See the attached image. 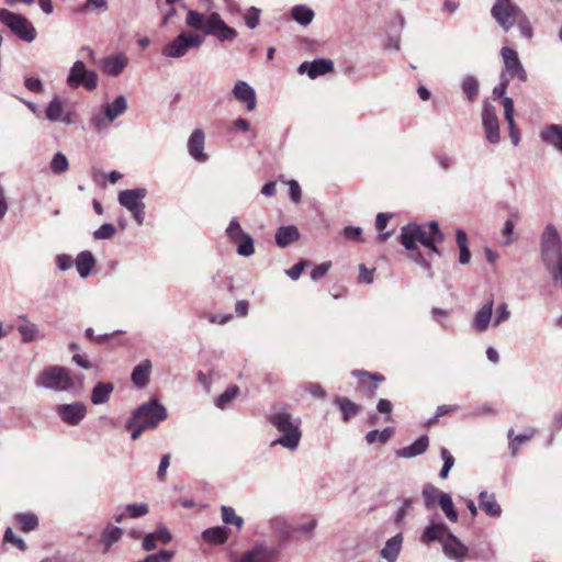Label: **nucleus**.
I'll list each match as a JSON object with an SVG mask.
<instances>
[{
    "instance_id": "obj_1",
    "label": "nucleus",
    "mask_w": 562,
    "mask_h": 562,
    "mask_svg": "<svg viewBox=\"0 0 562 562\" xmlns=\"http://www.w3.org/2000/svg\"><path fill=\"white\" fill-rule=\"evenodd\" d=\"M268 422L279 434L272 447L281 446L291 452L299 448L303 435L300 416L293 415L286 407H280L268 415Z\"/></svg>"
},
{
    "instance_id": "obj_2",
    "label": "nucleus",
    "mask_w": 562,
    "mask_h": 562,
    "mask_svg": "<svg viewBox=\"0 0 562 562\" xmlns=\"http://www.w3.org/2000/svg\"><path fill=\"white\" fill-rule=\"evenodd\" d=\"M540 255L553 285L562 290V239L552 224H548L541 235Z\"/></svg>"
},
{
    "instance_id": "obj_3",
    "label": "nucleus",
    "mask_w": 562,
    "mask_h": 562,
    "mask_svg": "<svg viewBox=\"0 0 562 562\" xmlns=\"http://www.w3.org/2000/svg\"><path fill=\"white\" fill-rule=\"evenodd\" d=\"M400 240L407 250H416V241H419L423 246L430 249L431 252L440 255L437 244L443 241V235L436 221L425 225L412 223L402 227Z\"/></svg>"
},
{
    "instance_id": "obj_4",
    "label": "nucleus",
    "mask_w": 562,
    "mask_h": 562,
    "mask_svg": "<svg viewBox=\"0 0 562 562\" xmlns=\"http://www.w3.org/2000/svg\"><path fill=\"white\" fill-rule=\"evenodd\" d=\"M204 43V35L198 32H181L162 48L168 58H180L190 49L199 48Z\"/></svg>"
},
{
    "instance_id": "obj_5",
    "label": "nucleus",
    "mask_w": 562,
    "mask_h": 562,
    "mask_svg": "<svg viewBox=\"0 0 562 562\" xmlns=\"http://www.w3.org/2000/svg\"><path fill=\"white\" fill-rule=\"evenodd\" d=\"M36 383L37 385L55 391H67L75 385L69 370L57 366H52L43 370L37 376Z\"/></svg>"
},
{
    "instance_id": "obj_6",
    "label": "nucleus",
    "mask_w": 562,
    "mask_h": 562,
    "mask_svg": "<svg viewBox=\"0 0 562 562\" xmlns=\"http://www.w3.org/2000/svg\"><path fill=\"white\" fill-rule=\"evenodd\" d=\"M0 22L22 41L32 42L36 37V31L32 23L21 14L13 13L7 9H0Z\"/></svg>"
},
{
    "instance_id": "obj_7",
    "label": "nucleus",
    "mask_w": 562,
    "mask_h": 562,
    "mask_svg": "<svg viewBox=\"0 0 562 562\" xmlns=\"http://www.w3.org/2000/svg\"><path fill=\"white\" fill-rule=\"evenodd\" d=\"M227 238L236 245V252L241 257H250L255 254L254 238L246 233L238 221L234 217L226 227Z\"/></svg>"
},
{
    "instance_id": "obj_8",
    "label": "nucleus",
    "mask_w": 562,
    "mask_h": 562,
    "mask_svg": "<svg viewBox=\"0 0 562 562\" xmlns=\"http://www.w3.org/2000/svg\"><path fill=\"white\" fill-rule=\"evenodd\" d=\"M521 12L512 0H497L491 10L492 16L505 32L513 27Z\"/></svg>"
},
{
    "instance_id": "obj_9",
    "label": "nucleus",
    "mask_w": 562,
    "mask_h": 562,
    "mask_svg": "<svg viewBox=\"0 0 562 562\" xmlns=\"http://www.w3.org/2000/svg\"><path fill=\"white\" fill-rule=\"evenodd\" d=\"M279 553L276 546L266 541H256L240 555L238 562H276Z\"/></svg>"
},
{
    "instance_id": "obj_10",
    "label": "nucleus",
    "mask_w": 562,
    "mask_h": 562,
    "mask_svg": "<svg viewBox=\"0 0 562 562\" xmlns=\"http://www.w3.org/2000/svg\"><path fill=\"white\" fill-rule=\"evenodd\" d=\"M501 54L505 66L501 76L506 78L508 81L514 78H518L519 81L526 82L528 76L518 58L517 52L508 47H503Z\"/></svg>"
},
{
    "instance_id": "obj_11",
    "label": "nucleus",
    "mask_w": 562,
    "mask_h": 562,
    "mask_svg": "<svg viewBox=\"0 0 562 562\" xmlns=\"http://www.w3.org/2000/svg\"><path fill=\"white\" fill-rule=\"evenodd\" d=\"M167 409L157 400L143 403V431L156 429L167 418Z\"/></svg>"
},
{
    "instance_id": "obj_12",
    "label": "nucleus",
    "mask_w": 562,
    "mask_h": 562,
    "mask_svg": "<svg viewBox=\"0 0 562 562\" xmlns=\"http://www.w3.org/2000/svg\"><path fill=\"white\" fill-rule=\"evenodd\" d=\"M482 124L485 131L486 139L491 144H497L501 139L498 119L495 108L488 102L483 104Z\"/></svg>"
},
{
    "instance_id": "obj_13",
    "label": "nucleus",
    "mask_w": 562,
    "mask_h": 562,
    "mask_svg": "<svg viewBox=\"0 0 562 562\" xmlns=\"http://www.w3.org/2000/svg\"><path fill=\"white\" fill-rule=\"evenodd\" d=\"M210 24L206 35L215 36L221 42L234 41L237 37L236 30L228 26L217 12L211 13Z\"/></svg>"
},
{
    "instance_id": "obj_14",
    "label": "nucleus",
    "mask_w": 562,
    "mask_h": 562,
    "mask_svg": "<svg viewBox=\"0 0 562 562\" xmlns=\"http://www.w3.org/2000/svg\"><path fill=\"white\" fill-rule=\"evenodd\" d=\"M450 532L451 530L445 522L430 520L424 528L419 540L425 546H430L434 542L442 544Z\"/></svg>"
},
{
    "instance_id": "obj_15",
    "label": "nucleus",
    "mask_w": 562,
    "mask_h": 562,
    "mask_svg": "<svg viewBox=\"0 0 562 562\" xmlns=\"http://www.w3.org/2000/svg\"><path fill=\"white\" fill-rule=\"evenodd\" d=\"M445 555L456 562H464L469 554V548L452 532L446 537L441 544Z\"/></svg>"
},
{
    "instance_id": "obj_16",
    "label": "nucleus",
    "mask_w": 562,
    "mask_h": 562,
    "mask_svg": "<svg viewBox=\"0 0 562 562\" xmlns=\"http://www.w3.org/2000/svg\"><path fill=\"white\" fill-rule=\"evenodd\" d=\"M334 69V63L330 59L317 58L313 61H303L299 68V74H306L311 79L326 75Z\"/></svg>"
},
{
    "instance_id": "obj_17",
    "label": "nucleus",
    "mask_w": 562,
    "mask_h": 562,
    "mask_svg": "<svg viewBox=\"0 0 562 562\" xmlns=\"http://www.w3.org/2000/svg\"><path fill=\"white\" fill-rule=\"evenodd\" d=\"M119 202L140 223V189L121 191Z\"/></svg>"
},
{
    "instance_id": "obj_18",
    "label": "nucleus",
    "mask_w": 562,
    "mask_h": 562,
    "mask_svg": "<svg viewBox=\"0 0 562 562\" xmlns=\"http://www.w3.org/2000/svg\"><path fill=\"white\" fill-rule=\"evenodd\" d=\"M234 98L245 104L247 111H254L257 106L256 91L246 81L238 80L232 91Z\"/></svg>"
},
{
    "instance_id": "obj_19",
    "label": "nucleus",
    "mask_w": 562,
    "mask_h": 562,
    "mask_svg": "<svg viewBox=\"0 0 562 562\" xmlns=\"http://www.w3.org/2000/svg\"><path fill=\"white\" fill-rule=\"evenodd\" d=\"M205 135L200 128L192 132L188 139V151L190 156L198 162H206L209 156L204 153Z\"/></svg>"
},
{
    "instance_id": "obj_20",
    "label": "nucleus",
    "mask_w": 562,
    "mask_h": 562,
    "mask_svg": "<svg viewBox=\"0 0 562 562\" xmlns=\"http://www.w3.org/2000/svg\"><path fill=\"white\" fill-rule=\"evenodd\" d=\"M60 418L69 425H78L86 416V406L81 403L64 404L57 407Z\"/></svg>"
},
{
    "instance_id": "obj_21",
    "label": "nucleus",
    "mask_w": 562,
    "mask_h": 562,
    "mask_svg": "<svg viewBox=\"0 0 562 562\" xmlns=\"http://www.w3.org/2000/svg\"><path fill=\"white\" fill-rule=\"evenodd\" d=\"M172 540V536L165 525H159L153 532L143 536V550L151 551L158 544H167Z\"/></svg>"
},
{
    "instance_id": "obj_22",
    "label": "nucleus",
    "mask_w": 562,
    "mask_h": 562,
    "mask_svg": "<svg viewBox=\"0 0 562 562\" xmlns=\"http://www.w3.org/2000/svg\"><path fill=\"white\" fill-rule=\"evenodd\" d=\"M493 300H488L475 312L472 321V327L475 331L484 333L487 330L491 322L493 321Z\"/></svg>"
},
{
    "instance_id": "obj_23",
    "label": "nucleus",
    "mask_w": 562,
    "mask_h": 562,
    "mask_svg": "<svg viewBox=\"0 0 562 562\" xmlns=\"http://www.w3.org/2000/svg\"><path fill=\"white\" fill-rule=\"evenodd\" d=\"M182 8L187 10L186 24L194 31H202V35H206V30L210 24L211 13L205 15L196 10L188 9L183 3Z\"/></svg>"
},
{
    "instance_id": "obj_24",
    "label": "nucleus",
    "mask_w": 562,
    "mask_h": 562,
    "mask_svg": "<svg viewBox=\"0 0 562 562\" xmlns=\"http://www.w3.org/2000/svg\"><path fill=\"white\" fill-rule=\"evenodd\" d=\"M540 138L562 154V124H549L540 132Z\"/></svg>"
},
{
    "instance_id": "obj_25",
    "label": "nucleus",
    "mask_w": 562,
    "mask_h": 562,
    "mask_svg": "<svg viewBox=\"0 0 562 562\" xmlns=\"http://www.w3.org/2000/svg\"><path fill=\"white\" fill-rule=\"evenodd\" d=\"M86 336L91 340L97 342L100 346H105L109 348H117L123 347L124 345L121 342L122 335L121 333H102L98 336H94V330L92 328H88L86 330Z\"/></svg>"
},
{
    "instance_id": "obj_26",
    "label": "nucleus",
    "mask_w": 562,
    "mask_h": 562,
    "mask_svg": "<svg viewBox=\"0 0 562 562\" xmlns=\"http://www.w3.org/2000/svg\"><path fill=\"white\" fill-rule=\"evenodd\" d=\"M480 508L490 517H499L502 515V507L497 503L495 494L486 491L481 492L479 495Z\"/></svg>"
},
{
    "instance_id": "obj_27",
    "label": "nucleus",
    "mask_w": 562,
    "mask_h": 562,
    "mask_svg": "<svg viewBox=\"0 0 562 562\" xmlns=\"http://www.w3.org/2000/svg\"><path fill=\"white\" fill-rule=\"evenodd\" d=\"M300 238V232L294 225L281 226L276 232V244L285 248Z\"/></svg>"
},
{
    "instance_id": "obj_28",
    "label": "nucleus",
    "mask_w": 562,
    "mask_h": 562,
    "mask_svg": "<svg viewBox=\"0 0 562 562\" xmlns=\"http://www.w3.org/2000/svg\"><path fill=\"white\" fill-rule=\"evenodd\" d=\"M502 103L504 106V116L509 126V135H510L512 142L516 146L519 143V132L516 128L515 122H514V113H515L514 101L512 98L505 97L502 100Z\"/></svg>"
},
{
    "instance_id": "obj_29",
    "label": "nucleus",
    "mask_w": 562,
    "mask_h": 562,
    "mask_svg": "<svg viewBox=\"0 0 562 562\" xmlns=\"http://www.w3.org/2000/svg\"><path fill=\"white\" fill-rule=\"evenodd\" d=\"M64 104L65 103L60 98H58V97L54 98L49 102V104L45 111L46 117L49 121H61L64 123L69 124L71 122L70 114L64 113Z\"/></svg>"
},
{
    "instance_id": "obj_30",
    "label": "nucleus",
    "mask_w": 562,
    "mask_h": 562,
    "mask_svg": "<svg viewBox=\"0 0 562 562\" xmlns=\"http://www.w3.org/2000/svg\"><path fill=\"white\" fill-rule=\"evenodd\" d=\"M403 543V536L402 533H397L394 537L390 538L385 546L382 548L380 554L383 559L387 560L389 562H395L401 548Z\"/></svg>"
},
{
    "instance_id": "obj_31",
    "label": "nucleus",
    "mask_w": 562,
    "mask_h": 562,
    "mask_svg": "<svg viewBox=\"0 0 562 562\" xmlns=\"http://www.w3.org/2000/svg\"><path fill=\"white\" fill-rule=\"evenodd\" d=\"M334 403H335V405H337V407L341 412L342 420L345 423H348L351 418L357 416L361 411V406L351 402L348 397L336 396L334 398Z\"/></svg>"
},
{
    "instance_id": "obj_32",
    "label": "nucleus",
    "mask_w": 562,
    "mask_h": 562,
    "mask_svg": "<svg viewBox=\"0 0 562 562\" xmlns=\"http://www.w3.org/2000/svg\"><path fill=\"white\" fill-rule=\"evenodd\" d=\"M428 437L420 436L412 445L397 450L396 454L402 458H413L423 454L428 448Z\"/></svg>"
},
{
    "instance_id": "obj_33",
    "label": "nucleus",
    "mask_w": 562,
    "mask_h": 562,
    "mask_svg": "<svg viewBox=\"0 0 562 562\" xmlns=\"http://www.w3.org/2000/svg\"><path fill=\"white\" fill-rule=\"evenodd\" d=\"M537 434L536 428H530L526 434L514 435V429L510 428L508 430V448L510 449L512 456L516 457L519 450V447L526 442H528L535 435Z\"/></svg>"
},
{
    "instance_id": "obj_34",
    "label": "nucleus",
    "mask_w": 562,
    "mask_h": 562,
    "mask_svg": "<svg viewBox=\"0 0 562 562\" xmlns=\"http://www.w3.org/2000/svg\"><path fill=\"white\" fill-rule=\"evenodd\" d=\"M13 521L19 530L30 532L38 527V518L33 513H20L13 517Z\"/></svg>"
},
{
    "instance_id": "obj_35",
    "label": "nucleus",
    "mask_w": 562,
    "mask_h": 562,
    "mask_svg": "<svg viewBox=\"0 0 562 562\" xmlns=\"http://www.w3.org/2000/svg\"><path fill=\"white\" fill-rule=\"evenodd\" d=\"M113 390L114 385L111 382L97 383L91 393V402L97 405L108 402Z\"/></svg>"
},
{
    "instance_id": "obj_36",
    "label": "nucleus",
    "mask_w": 562,
    "mask_h": 562,
    "mask_svg": "<svg viewBox=\"0 0 562 562\" xmlns=\"http://www.w3.org/2000/svg\"><path fill=\"white\" fill-rule=\"evenodd\" d=\"M95 265V259L90 251H81L76 258V268L78 273L86 278Z\"/></svg>"
},
{
    "instance_id": "obj_37",
    "label": "nucleus",
    "mask_w": 562,
    "mask_h": 562,
    "mask_svg": "<svg viewBox=\"0 0 562 562\" xmlns=\"http://www.w3.org/2000/svg\"><path fill=\"white\" fill-rule=\"evenodd\" d=\"M519 221V214L517 211H512L508 215V218L504 223L503 229H502V246H508L513 243V233L515 225Z\"/></svg>"
},
{
    "instance_id": "obj_38",
    "label": "nucleus",
    "mask_w": 562,
    "mask_h": 562,
    "mask_svg": "<svg viewBox=\"0 0 562 562\" xmlns=\"http://www.w3.org/2000/svg\"><path fill=\"white\" fill-rule=\"evenodd\" d=\"M126 66V59L123 56H112L103 60V71L111 76H117Z\"/></svg>"
},
{
    "instance_id": "obj_39",
    "label": "nucleus",
    "mask_w": 562,
    "mask_h": 562,
    "mask_svg": "<svg viewBox=\"0 0 562 562\" xmlns=\"http://www.w3.org/2000/svg\"><path fill=\"white\" fill-rule=\"evenodd\" d=\"M291 15L299 24L306 26L314 19V11L304 4H297L292 8Z\"/></svg>"
},
{
    "instance_id": "obj_40",
    "label": "nucleus",
    "mask_w": 562,
    "mask_h": 562,
    "mask_svg": "<svg viewBox=\"0 0 562 562\" xmlns=\"http://www.w3.org/2000/svg\"><path fill=\"white\" fill-rule=\"evenodd\" d=\"M202 537L205 541L222 544L228 538V532L225 527H212L203 531Z\"/></svg>"
},
{
    "instance_id": "obj_41",
    "label": "nucleus",
    "mask_w": 562,
    "mask_h": 562,
    "mask_svg": "<svg viewBox=\"0 0 562 562\" xmlns=\"http://www.w3.org/2000/svg\"><path fill=\"white\" fill-rule=\"evenodd\" d=\"M438 504L449 521H458L459 515L449 494H441Z\"/></svg>"
},
{
    "instance_id": "obj_42",
    "label": "nucleus",
    "mask_w": 562,
    "mask_h": 562,
    "mask_svg": "<svg viewBox=\"0 0 562 562\" xmlns=\"http://www.w3.org/2000/svg\"><path fill=\"white\" fill-rule=\"evenodd\" d=\"M457 244L460 249L459 262L461 265H468L471 260V254L468 247V237L464 231H457Z\"/></svg>"
},
{
    "instance_id": "obj_43",
    "label": "nucleus",
    "mask_w": 562,
    "mask_h": 562,
    "mask_svg": "<svg viewBox=\"0 0 562 562\" xmlns=\"http://www.w3.org/2000/svg\"><path fill=\"white\" fill-rule=\"evenodd\" d=\"M126 109V101L123 97H117L112 103L105 106V116L108 122H112Z\"/></svg>"
},
{
    "instance_id": "obj_44",
    "label": "nucleus",
    "mask_w": 562,
    "mask_h": 562,
    "mask_svg": "<svg viewBox=\"0 0 562 562\" xmlns=\"http://www.w3.org/2000/svg\"><path fill=\"white\" fill-rule=\"evenodd\" d=\"M88 70L82 61L78 60L74 64L70 69V74L68 76L67 82L70 87H79L80 81Z\"/></svg>"
},
{
    "instance_id": "obj_45",
    "label": "nucleus",
    "mask_w": 562,
    "mask_h": 562,
    "mask_svg": "<svg viewBox=\"0 0 562 562\" xmlns=\"http://www.w3.org/2000/svg\"><path fill=\"white\" fill-rule=\"evenodd\" d=\"M238 394L239 387L231 385L216 398L215 405L221 409H225Z\"/></svg>"
},
{
    "instance_id": "obj_46",
    "label": "nucleus",
    "mask_w": 562,
    "mask_h": 562,
    "mask_svg": "<svg viewBox=\"0 0 562 562\" xmlns=\"http://www.w3.org/2000/svg\"><path fill=\"white\" fill-rule=\"evenodd\" d=\"M462 91L467 94L470 101H473L479 95V81L473 76H467L462 80Z\"/></svg>"
},
{
    "instance_id": "obj_47",
    "label": "nucleus",
    "mask_w": 562,
    "mask_h": 562,
    "mask_svg": "<svg viewBox=\"0 0 562 562\" xmlns=\"http://www.w3.org/2000/svg\"><path fill=\"white\" fill-rule=\"evenodd\" d=\"M222 520L226 525H234L240 529L244 525L243 517L236 515L235 509L229 506H222Z\"/></svg>"
},
{
    "instance_id": "obj_48",
    "label": "nucleus",
    "mask_w": 562,
    "mask_h": 562,
    "mask_svg": "<svg viewBox=\"0 0 562 562\" xmlns=\"http://www.w3.org/2000/svg\"><path fill=\"white\" fill-rule=\"evenodd\" d=\"M123 529L108 526L102 532L101 542L105 546V549H109L114 542H116L122 536Z\"/></svg>"
},
{
    "instance_id": "obj_49",
    "label": "nucleus",
    "mask_w": 562,
    "mask_h": 562,
    "mask_svg": "<svg viewBox=\"0 0 562 562\" xmlns=\"http://www.w3.org/2000/svg\"><path fill=\"white\" fill-rule=\"evenodd\" d=\"M445 494L443 492L439 491L436 486L431 484H427L423 488V498L425 502L426 507H431L435 505L436 502L439 503L440 495Z\"/></svg>"
},
{
    "instance_id": "obj_50",
    "label": "nucleus",
    "mask_w": 562,
    "mask_h": 562,
    "mask_svg": "<svg viewBox=\"0 0 562 562\" xmlns=\"http://www.w3.org/2000/svg\"><path fill=\"white\" fill-rule=\"evenodd\" d=\"M21 319H23L25 322V324L23 325H20L18 327V330L19 333L21 334L22 336V339L24 341H32V340H35L38 336V330H37V327L35 324L33 323H30L25 319V317L21 316L20 317Z\"/></svg>"
},
{
    "instance_id": "obj_51",
    "label": "nucleus",
    "mask_w": 562,
    "mask_h": 562,
    "mask_svg": "<svg viewBox=\"0 0 562 562\" xmlns=\"http://www.w3.org/2000/svg\"><path fill=\"white\" fill-rule=\"evenodd\" d=\"M69 168L67 157L63 153H56L50 161V169L56 175L66 172Z\"/></svg>"
},
{
    "instance_id": "obj_52",
    "label": "nucleus",
    "mask_w": 562,
    "mask_h": 562,
    "mask_svg": "<svg viewBox=\"0 0 562 562\" xmlns=\"http://www.w3.org/2000/svg\"><path fill=\"white\" fill-rule=\"evenodd\" d=\"M10 543L20 551L24 552L27 549L26 543L20 537H16L12 528L8 527L3 535V544Z\"/></svg>"
},
{
    "instance_id": "obj_53",
    "label": "nucleus",
    "mask_w": 562,
    "mask_h": 562,
    "mask_svg": "<svg viewBox=\"0 0 562 562\" xmlns=\"http://www.w3.org/2000/svg\"><path fill=\"white\" fill-rule=\"evenodd\" d=\"M140 406L133 411L131 419L126 424V428L132 431V439L135 440L140 435Z\"/></svg>"
},
{
    "instance_id": "obj_54",
    "label": "nucleus",
    "mask_w": 562,
    "mask_h": 562,
    "mask_svg": "<svg viewBox=\"0 0 562 562\" xmlns=\"http://www.w3.org/2000/svg\"><path fill=\"white\" fill-rule=\"evenodd\" d=\"M176 552L173 550H159L143 558V562H171Z\"/></svg>"
},
{
    "instance_id": "obj_55",
    "label": "nucleus",
    "mask_w": 562,
    "mask_h": 562,
    "mask_svg": "<svg viewBox=\"0 0 562 562\" xmlns=\"http://www.w3.org/2000/svg\"><path fill=\"white\" fill-rule=\"evenodd\" d=\"M271 528L281 537H289L291 533V526L284 518L276 517L270 521Z\"/></svg>"
},
{
    "instance_id": "obj_56",
    "label": "nucleus",
    "mask_w": 562,
    "mask_h": 562,
    "mask_svg": "<svg viewBox=\"0 0 562 562\" xmlns=\"http://www.w3.org/2000/svg\"><path fill=\"white\" fill-rule=\"evenodd\" d=\"M260 13L261 10L257 7H250L249 9H247V11L244 14V20L249 29L254 30L258 26Z\"/></svg>"
},
{
    "instance_id": "obj_57",
    "label": "nucleus",
    "mask_w": 562,
    "mask_h": 562,
    "mask_svg": "<svg viewBox=\"0 0 562 562\" xmlns=\"http://www.w3.org/2000/svg\"><path fill=\"white\" fill-rule=\"evenodd\" d=\"M440 454H441V458L443 460V465H442V469L439 473V476L441 479H447L448 477V474H449V471L451 470V468L453 467L454 464V458L453 456L449 452L448 449L446 448H442L441 451H440Z\"/></svg>"
},
{
    "instance_id": "obj_58",
    "label": "nucleus",
    "mask_w": 562,
    "mask_h": 562,
    "mask_svg": "<svg viewBox=\"0 0 562 562\" xmlns=\"http://www.w3.org/2000/svg\"><path fill=\"white\" fill-rule=\"evenodd\" d=\"M515 24L518 26L520 34L530 40L532 37V27L530 25L529 20L525 15L524 12L520 13V15L515 21Z\"/></svg>"
},
{
    "instance_id": "obj_59",
    "label": "nucleus",
    "mask_w": 562,
    "mask_h": 562,
    "mask_svg": "<svg viewBox=\"0 0 562 562\" xmlns=\"http://www.w3.org/2000/svg\"><path fill=\"white\" fill-rule=\"evenodd\" d=\"M140 516V506L139 505H128L125 509V513H122L115 517V521L122 524L125 518H137Z\"/></svg>"
},
{
    "instance_id": "obj_60",
    "label": "nucleus",
    "mask_w": 562,
    "mask_h": 562,
    "mask_svg": "<svg viewBox=\"0 0 562 562\" xmlns=\"http://www.w3.org/2000/svg\"><path fill=\"white\" fill-rule=\"evenodd\" d=\"M115 232L113 224H103L93 233V237L95 239H108L111 238Z\"/></svg>"
},
{
    "instance_id": "obj_61",
    "label": "nucleus",
    "mask_w": 562,
    "mask_h": 562,
    "mask_svg": "<svg viewBox=\"0 0 562 562\" xmlns=\"http://www.w3.org/2000/svg\"><path fill=\"white\" fill-rule=\"evenodd\" d=\"M393 405L389 400L381 398L378 402L376 409L379 413L384 415V420L387 423L393 422L391 412H392Z\"/></svg>"
},
{
    "instance_id": "obj_62",
    "label": "nucleus",
    "mask_w": 562,
    "mask_h": 562,
    "mask_svg": "<svg viewBox=\"0 0 562 562\" xmlns=\"http://www.w3.org/2000/svg\"><path fill=\"white\" fill-rule=\"evenodd\" d=\"M510 316V312L506 303H502L496 308L495 317L493 318V323L495 326L499 325L503 322H506Z\"/></svg>"
},
{
    "instance_id": "obj_63",
    "label": "nucleus",
    "mask_w": 562,
    "mask_h": 562,
    "mask_svg": "<svg viewBox=\"0 0 562 562\" xmlns=\"http://www.w3.org/2000/svg\"><path fill=\"white\" fill-rule=\"evenodd\" d=\"M411 251H412V254L409 255V258L414 262H416L418 266L424 268L428 272V276L431 278L432 272H431L430 263L428 262V260L422 255V252H419L417 250H411Z\"/></svg>"
},
{
    "instance_id": "obj_64",
    "label": "nucleus",
    "mask_w": 562,
    "mask_h": 562,
    "mask_svg": "<svg viewBox=\"0 0 562 562\" xmlns=\"http://www.w3.org/2000/svg\"><path fill=\"white\" fill-rule=\"evenodd\" d=\"M330 268V262H323L321 265H317L314 267V269L311 271V279L314 281L321 280L326 276Z\"/></svg>"
}]
</instances>
